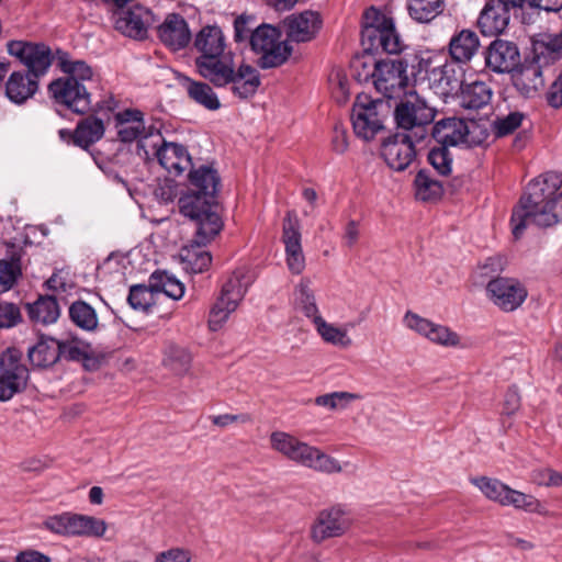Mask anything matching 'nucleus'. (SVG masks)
<instances>
[{
	"instance_id": "6e6d98bb",
	"label": "nucleus",
	"mask_w": 562,
	"mask_h": 562,
	"mask_svg": "<svg viewBox=\"0 0 562 562\" xmlns=\"http://www.w3.org/2000/svg\"><path fill=\"white\" fill-rule=\"evenodd\" d=\"M331 95L338 104H346L349 100V80L341 69H334L329 75Z\"/></svg>"
},
{
	"instance_id": "1a4fd4ad",
	"label": "nucleus",
	"mask_w": 562,
	"mask_h": 562,
	"mask_svg": "<svg viewBox=\"0 0 562 562\" xmlns=\"http://www.w3.org/2000/svg\"><path fill=\"white\" fill-rule=\"evenodd\" d=\"M547 65L532 56H527L524 61L510 74L515 89L525 98L536 97L544 87L546 75L551 71Z\"/></svg>"
},
{
	"instance_id": "7ed1b4c3",
	"label": "nucleus",
	"mask_w": 562,
	"mask_h": 562,
	"mask_svg": "<svg viewBox=\"0 0 562 562\" xmlns=\"http://www.w3.org/2000/svg\"><path fill=\"white\" fill-rule=\"evenodd\" d=\"M360 47L363 52L400 55L405 44L396 30L394 19L371 5L360 20Z\"/></svg>"
},
{
	"instance_id": "f704fd0d",
	"label": "nucleus",
	"mask_w": 562,
	"mask_h": 562,
	"mask_svg": "<svg viewBox=\"0 0 562 562\" xmlns=\"http://www.w3.org/2000/svg\"><path fill=\"white\" fill-rule=\"evenodd\" d=\"M37 89V78L26 71L12 72L5 85L7 97L18 104H22L27 99L32 98Z\"/></svg>"
},
{
	"instance_id": "f3484780",
	"label": "nucleus",
	"mask_w": 562,
	"mask_h": 562,
	"mask_svg": "<svg viewBox=\"0 0 562 562\" xmlns=\"http://www.w3.org/2000/svg\"><path fill=\"white\" fill-rule=\"evenodd\" d=\"M471 131L467 122L459 117H447L439 120L431 127L432 138L441 146H458L461 144L468 147L481 145L483 139L471 137Z\"/></svg>"
},
{
	"instance_id": "c85d7f7f",
	"label": "nucleus",
	"mask_w": 562,
	"mask_h": 562,
	"mask_svg": "<svg viewBox=\"0 0 562 562\" xmlns=\"http://www.w3.org/2000/svg\"><path fill=\"white\" fill-rule=\"evenodd\" d=\"M115 29L126 36L144 38L150 21V11L142 5H134L127 11L116 13Z\"/></svg>"
},
{
	"instance_id": "9d476101",
	"label": "nucleus",
	"mask_w": 562,
	"mask_h": 562,
	"mask_svg": "<svg viewBox=\"0 0 562 562\" xmlns=\"http://www.w3.org/2000/svg\"><path fill=\"white\" fill-rule=\"evenodd\" d=\"M48 92L56 103L76 114H85L91 109V94L82 82L58 78L48 85Z\"/></svg>"
},
{
	"instance_id": "412c9836",
	"label": "nucleus",
	"mask_w": 562,
	"mask_h": 562,
	"mask_svg": "<svg viewBox=\"0 0 562 562\" xmlns=\"http://www.w3.org/2000/svg\"><path fill=\"white\" fill-rule=\"evenodd\" d=\"M154 147L159 165L169 175L178 177L192 168V158L184 145L161 139V144H155Z\"/></svg>"
},
{
	"instance_id": "72a5a7b5",
	"label": "nucleus",
	"mask_w": 562,
	"mask_h": 562,
	"mask_svg": "<svg viewBox=\"0 0 562 562\" xmlns=\"http://www.w3.org/2000/svg\"><path fill=\"white\" fill-rule=\"evenodd\" d=\"M531 56L552 69V66L562 58V33L540 34L532 42Z\"/></svg>"
},
{
	"instance_id": "603ef678",
	"label": "nucleus",
	"mask_w": 562,
	"mask_h": 562,
	"mask_svg": "<svg viewBox=\"0 0 562 562\" xmlns=\"http://www.w3.org/2000/svg\"><path fill=\"white\" fill-rule=\"evenodd\" d=\"M154 293L150 284H135L130 289L127 302L133 310L145 312L155 303Z\"/></svg>"
},
{
	"instance_id": "4468645a",
	"label": "nucleus",
	"mask_w": 562,
	"mask_h": 562,
	"mask_svg": "<svg viewBox=\"0 0 562 562\" xmlns=\"http://www.w3.org/2000/svg\"><path fill=\"white\" fill-rule=\"evenodd\" d=\"M372 85L378 92L392 99L405 92L409 86V77L405 74L400 58L380 59Z\"/></svg>"
},
{
	"instance_id": "f8f14e48",
	"label": "nucleus",
	"mask_w": 562,
	"mask_h": 562,
	"mask_svg": "<svg viewBox=\"0 0 562 562\" xmlns=\"http://www.w3.org/2000/svg\"><path fill=\"white\" fill-rule=\"evenodd\" d=\"M486 292L490 300L504 312L517 310L528 295L526 286L519 280L505 277L490 280Z\"/></svg>"
},
{
	"instance_id": "6ab92c4d",
	"label": "nucleus",
	"mask_w": 562,
	"mask_h": 562,
	"mask_svg": "<svg viewBox=\"0 0 562 562\" xmlns=\"http://www.w3.org/2000/svg\"><path fill=\"white\" fill-rule=\"evenodd\" d=\"M404 324L412 330L426 337L431 342L443 347H457L460 344L459 335L449 327L436 324L416 313L408 311L404 316Z\"/></svg>"
},
{
	"instance_id": "e2e57ef3",
	"label": "nucleus",
	"mask_w": 562,
	"mask_h": 562,
	"mask_svg": "<svg viewBox=\"0 0 562 562\" xmlns=\"http://www.w3.org/2000/svg\"><path fill=\"white\" fill-rule=\"evenodd\" d=\"M20 274V269L12 262L0 260V293L10 290Z\"/></svg>"
},
{
	"instance_id": "8fccbe9b",
	"label": "nucleus",
	"mask_w": 562,
	"mask_h": 562,
	"mask_svg": "<svg viewBox=\"0 0 562 562\" xmlns=\"http://www.w3.org/2000/svg\"><path fill=\"white\" fill-rule=\"evenodd\" d=\"M59 66L66 79H74L76 82H82L92 80L93 70L83 60L69 58L67 55L59 58Z\"/></svg>"
},
{
	"instance_id": "052dcab7",
	"label": "nucleus",
	"mask_w": 562,
	"mask_h": 562,
	"mask_svg": "<svg viewBox=\"0 0 562 562\" xmlns=\"http://www.w3.org/2000/svg\"><path fill=\"white\" fill-rule=\"evenodd\" d=\"M60 358L71 361H81L88 358L89 345L78 339L59 341Z\"/></svg>"
},
{
	"instance_id": "4c0bfd02",
	"label": "nucleus",
	"mask_w": 562,
	"mask_h": 562,
	"mask_svg": "<svg viewBox=\"0 0 562 562\" xmlns=\"http://www.w3.org/2000/svg\"><path fill=\"white\" fill-rule=\"evenodd\" d=\"M68 316L76 327L86 333H95L100 328L97 311L83 300H76L69 305Z\"/></svg>"
},
{
	"instance_id": "680f3d73",
	"label": "nucleus",
	"mask_w": 562,
	"mask_h": 562,
	"mask_svg": "<svg viewBox=\"0 0 562 562\" xmlns=\"http://www.w3.org/2000/svg\"><path fill=\"white\" fill-rule=\"evenodd\" d=\"M313 324L315 325L317 333L325 341L331 342L334 345H345L347 342L346 331H342L339 328L326 323L322 316L316 317V321Z\"/></svg>"
},
{
	"instance_id": "58836bf2",
	"label": "nucleus",
	"mask_w": 562,
	"mask_h": 562,
	"mask_svg": "<svg viewBox=\"0 0 562 562\" xmlns=\"http://www.w3.org/2000/svg\"><path fill=\"white\" fill-rule=\"evenodd\" d=\"M105 132L101 117L90 115L81 120L76 126L75 145L83 149L99 142Z\"/></svg>"
},
{
	"instance_id": "b1692460",
	"label": "nucleus",
	"mask_w": 562,
	"mask_h": 562,
	"mask_svg": "<svg viewBox=\"0 0 562 562\" xmlns=\"http://www.w3.org/2000/svg\"><path fill=\"white\" fill-rule=\"evenodd\" d=\"M510 21V9L498 0H488L482 9L477 26L484 36L503 34Z\"/></svg>"
},
{
	"instance_id": "37998d69",
	"label": "nucleus",
	"mask_w": 562,
	"mask_h": 562,
	"mask_svg": "<svg viewBox=\"0 0 562 562\" xmlns=\"http://www.w3.org/2000/svg\"><path fill=\"white\" fill-rule=\"evenodd\" d=\"M379 54L361 52L353 55V80L359 83H373L380 59Z\"/></svg>"
},
{
	"instance_id": "e433bc0d",
	"label": "nucleus",
	"mask_w": 562,
	"mask_h": 562,
	"mask_svg": "<svg viewBox=\"0 0 562 562\" xmlns=\"http://www.w3.org/2000/svg\"><path fill=\"white\" fill-rule=\"evenodd\" d=\"M459 91V103L467 110H480L486 106L493 95L491 86L479 80L463 85Z\"/></svg>"
},
{
	"instance_id": "473e14b6",
	"label": "nucleus",
	"mask_w": 562,
	"mask_h": 562,
	"mask_svg": "<svg viewBox=\"0 0 562 562\" xmlns=\"http://www.w3.org/2000/svg\"><path fill=\"white\" fill-rule=\"evenodd\" d=\"M177 79L194 103L209 111H216L221 108V101L209 83L193 80L184 75H179Z\"/></svg>"
},
{
	"instance_id": "338daca9",
	"label": "nucleus",
	"mask_w": 562,
	"mask_h": 562,
	"mask_svg": "<svg viewBox=\"0 0 562 562\" xmlns=\"http://www.w3.org/2000/svg\"><path fill=\"white\" fill-rule=\"evenodd\" d=\"M21 314L14 304L0 303V328H10L20 322Z\"/></svg>"
},
{
	"instance_id": "bf43d9fd",
	"label": "nucleus",
	"mask_w": 562,
	"mask_h": 562,
	"mask_svg": "<svg viewBox=\"0 0 562 562\" xmlns=\"http://www.w3.org/2000/svg\"><path fill=\"white\" fill-rule=\"evenodd\" d=\"M314 402L317 406H323L330 411H341L351 403V393L333 392L317 396Z\"/></svg>"
},
{
	"instance_id": "c9c22d12",
	"label": "nucleus",
	"mask_w": 562,
	"mask_h": 562,
	"mask_svg": "<svg viewBox=\"0 0 562 562\" xmlns=\"http://www.w3.org/2000/svg\"><path fill=\"white\" fill-rule=\"evenodd\" d=\"M27 356L34 367H52L60 359L59 340L53 337H41L34 346L29 348Z\"/></svg>"
},
{
	"instance_id": "49530a36",
	"label": "nucleus",
	"mask_w": 562,
	"mask_h": 562,
	"mask_svg": "<svg viewBox=\"0 0 562 562\" xmlns=\"http://www.w3.org/2000/svg\"><path fill=\"white\" fill-rule=\"evenodd\" d=\"M149 279L155 293L161 292L173 300H180L184 294V285L166 271H156Z\"/></svg>"
},
{
	"instance_id": "de8ad7c7",
	"label": "nucleus",
	"mask_w": 562,
	"mask_h": 562,
	"mask_svg": "<svg viewBox=\"0 0 562 562\" xmlns=\"http://www.w3.org/2000/svg\"><path fill=\"white\" fill-rule=\"evenodd\" d=\"M414 184L416 198L422 201L437 200L443 193L441 182L432 179L425 169L417 172Z\"/></svg>"
},
{
	"instance_id": "09e8293b",
	"label": "nucleus",
	"mask_w": 562,
	"mask_h": 562,
	"mask_svg": "<svg viewBox=\"0 0 562 562\" xmlns=\"http://www.w3.org/2000/svg\"><path fill=\"white\" fill-rule=\"evenodd\" d=\"M442 0H409V15L422 23L434 20L442 10Z\"/></svg>"
},
{
	"instance_id": "4d7b16f0",
	"label": "nucleus",
	"mask_w": 562,
	"mask_h": 562,
	"mask_svg": "<svg viewBox=\"0 0 562 562\" xmlns=\"http://www.w3.org/2000/svg\"><path fill=\"white\" fill-rule=\"evenodd\" d=\"M428 162L441 176H448L451 172L452 157L448 147H434L428 153Z\"/></svg>"
},
{
	"instance_id": "774afa93",
	"label": "nucleus",
	"mask_w": 562,
	"mask_h": 562,
	"mask_svg": "<svg viewBox=\"0 0 562 562\" xmlns=\"http://www.w3.org/2000/svg\"><path fill=\"white\" fill-rule=\"evenodd\" d=\"M546 99L548 104L553 109L562 108V71L558 75L554 81L550 85Z\"/></svg>"
},
{
	"instance_id": "6e6552de",
	"label": "nucleus",
	"mask_w": 562,
	"mask_h": 562,
	"mask_svg": "<svg viewBox=\"0 0 562 562\" xmlns=\"http://www.w3.org/2000/svg\"><path fill=\"white\" fill-rule=\"evenodd\" d=\"M245 273L235 271L224 283L221 294L212 306L209 315V327L216 331L226 323L229 315L236 311L247 292V283L243 282Z\"/></svg>"
},
{
	"instance_id": "aec40b11",
	"label": "nucleus",
	"mask_w": 562,
	"mask_h": 562,
	"mask_svg": "<svg viewBox=\"0 0 562 562\" xmlns=\"http://www.w3.org/2000/svg\"><path fill=\"white\" fill-rule=\"evenodd\" d=\"M464 66L450 59L430 70L428 82L441 95L448 97L459 92L463 86Z\"/></svg>"
},
{
	"instance_id": "13d9d810",
	"label": "nucleus",
	"mask_w": 562,
	"mask_h": 562,
	"mask_svg": "<svg viewBox=\"0 0 562 562\" xmlns=\"http://www.w3.org/2000/svg\"><path fill=\"white\" fill-rule=\"evenodd\" d=\"M525 114L518 111L497 117L494 123V133L497 137H504L513 134L522 123Z\"/></svg>"
},
{
	"instance_id": "9b49d317",
	"label": "nucleus",
	"mask_w": 562,
	"mask_h": 562,
	"mask_svg": "<svg viewBox=\"0 0 562 562\" xmlns=\"http://www.w3.org/2000/svg\"><path fill=\"white\" fill-rule=\"evenodd\" d=\"M414 136L406 133H395L381 143V157L395 171L406 170L416 158Z\"/></svg>"
},
{
	"instance_id": "c756f323",
	"label": "nucleus",
	"mask_w": 562,
	"mask_h": 562,
	"mask_svg": "<svg viewBox=\"0 0 562 562\" xmlns=\"http://www.w3.org/2000/svg\"><path fill=\"white\" fill-rule=\"evenodd\" d=\"M480 45L477 34L470 29H463L454 33L449 41L450 59L467 66L477 54Z\"/></svg>"
},
{
	"instance_id": "5fc2aeb1",
	"label": "nucleus",
	"mask_w": 562,
	"mask_h": 562,
	"mask_svg": "<svg viewBox=\"0 0 562 562\" xmlns=\"http://www.w3.org/2000/svg\"><path fill=\"white\" fill-rule=\"evenodd\" d=\"M503 506H514L517 509H524L526 512L535 513L540 507L539 501L532 495H527L519 491L513 490L508 486L507 492L504 496Z\"/></svg>"
},
{
	"instance_id": "2eb2a0df",
	"label": "nucleus",
	"mask_w": 562,
	"mask_h": 562,
	"mask_svg": "<svg viewBox=\"0 0 562 562\" xmlns=\"http://www.w3.org/2000/svg\"><path fill=\"white\" fill-rule=\"evenodd\" d=\"M8 53L15 56L27 67V71L38 79L47 72L52 65V52L45 44H32L22 41L8 43Z\"/></svg>"
},
{
	"instance_id": "2f4dec72",
	"label": "nucleus",
	"mask_w": 562,
	"mask_h": 562,
	"mask_svg": "<svg viewBox=\"0 0 562 562\" xmlns=\"http://www.w3.org/2000/svg\"><path fill=\"white\" fill-rule=\"evenodd\" d=\"M227 81L233 94L239 99L255 95L261 82L257 69L246 64L235 66Z\"/></svg>"
},
{
	"instance_id": "cd10ccee",
	"label": "nucleus",
	"mask_w": 562,
	"mask_h": 562,
	"mask_svg": "<svg viewBox=\"0 0 562 562\" xmlns=\"http://www.w3.org/2000/svg\"><path fill=\"white\" fill-rule=\"evenodd\" d=\"M160 41L172 50L184 48L191 41V32L186 19L178 13H170L158 27Z\"/></svg>"
},
{
	"instance_id": "3c124183",
	"label": "nucleus",
	"mask_w": 562,
	"mask_h": 562,
	"mask_svg": "<svg viewBox=\"0 0 562 562\" xmlns=\"http://www.w3.org/2000/svg\"><path fill=\"white\" fill-rule=\"evenodd\" d=\"M471 483L475 485L488 499L499 503L504 502V496L508 486L501 481L487 476L472 477Z\"/></svg>"
},
{
	"instance_id": "7c9ffc66",
	"label": "nucleus",
	"mask_w": 562,
	"mask_h": 562,
	"mask_svg": "<svg viewBox=\"0 0 562 562\" xmlns=\"http://www.w3.org/2000/svg\"><path fill=\"white\" fill-rule=\"evenodd\" d=\"M270 445L274 451L302 465L307 461L312 448L285 431H273L270 435Z\"/></svg>"
},
{
	"instance_id": "69168bd1",
	"label": "nucleus",
	"mask_w": 562,
	"mask_h": 562,
	"mask_svg": "<svg viewBox=\"0 0 562 562\" xmlns=\"http://www.w3.org/2000/svg\"><path fill=\"white\" fill-rule=\"evenodd\" d=\"M520 405L521 398L517 386L508 387L504 395L502 415L513 416L519 411Z\"/></svg>"
},
{
	"instance_id": "f257e3e1",
	"label": "nucleus",
	"mask_w": 562,
	"mask_h": 562,
	"mask_svg": "<svg viewBox=\"0 0 562 562\" xmlns=\"http://www.w3.org/2000/svg\"><path fill=\"white\" fill-rule=\"evenodd\" d=\"M562 173L550 171L531 180L513 210V235L519 239L529 224L550 227L562 221Z\"/></svg>"
},
{
	"instance_id": "423d86ee",
	"label": "nucleus",
	"mask_w": 562,
	"mask_h": 562,
	"mask_svg": "<svg viewBox=\"0 0 562 562\" xmlns=\"http://www.w3.org/2000/svg\"><path fill=\"white\" fill-rule=\"evenodd\" d=\"M43 527L58 536L87 538H101L108 529L103 519L69 512L48 516Z\"/></svg>"
},
{
	"instance_id": "a19ab883",
	"label": "nucleus",
	"mask_w": 562,
	"mask_h": 562,
	"mask_svg": "<svg viewBox=\"0 0 562 562\" xmlns=\"http://www.w3.org/2000/svg\"><path fill=\"white\" fill-rule=\"evenodd\" d=\"M191 363L192 356L187 348L170 344L164 349L162 366L175 375L187 374Z\"/></svg>"
},
{
	"instance_id": "0e129e2a",
	"label": "nucleus",
	"mask_w": 562,
	"mask_h": 562,
	"mask_svg": "<svg viewBox=\"0 0 562 562\" xmlns=\"http://www.w3.org/2000/svg\"><path fill=\"white\" fill-rule=\"evenodd\" d=\"M255 18L250 15L241 14L234 22L235 30V41L244 42L247 38L250 40V35L254 32L255 27Z\"/></svg>"
},
{
	"instance_id": "39448f33",
	"label": "nucleus",
	"mask_w": 562,
	"mask_h": 562,
	"mask_svg": "<svg viewBox=\"0 0 562 562\" xmlns=\"http://www.w3.org/2000/svg\"><path fill=\"white\" fill-rule=\"evenodd\" d=\"M386 103L380 98H372L363 92L353 101V134L364 142H370L384 131Z\"/></svg>"
},
{
	"instance_id": "20e7f679",
	"label": "nucleus",
	"mask_w": 562,
	"mask_h": 562,
	"mask_svg": "<svg viewBox=\"0 0 562 562\" xmlns=\"http://www.w3.org/2000/svg\"><path fill=\"white\" fill-rule=\"evenodd\" d=\"M251 49L260 54L258 66L270 69L282 66L291 56L292 47L281 40L280 31L269 24L256 26L250 35Z\"/></svg>"
},
{
	"instance_id": "ea45409f",
	"label": "nucleus",
	"mask_w": 562,
	"mask_h": 562,
	"mask_svg": "<svg viewBox=\"0 0 562 562\" xmlns=\"http://www.w3.org/2000/svg\"><path fill=\"white\" fill-rule=\"evenodd\" d=\"M195 48L201 52L200 57L222 56L224 52V36L220 27L205 26L196 35Z\"/></svg>"
},
{
	"instance_id": "c03bdc74",
	"label": "nucleus",
	"mask_w": 562,
	"mask_h": 562,
	"mask_svg": "<svg viewBox=\"0 0 562 562\" xmlns=\"http://www.w3.org/2000/svg\"><path fill=\"white\" fill-rule=\"evenodd\" d=\"M401 59L405 74H408L409 83L416 85L418 81L428 80L430 74L431 60L424 57L423 53L405 54Z\"/></svg>"
},
{
	"instance_id": "393cba45",
	"label": "nucleus",
	"mask_w": 562,
	"mask_h": 562,
	"mask_svg": "<svg viewBox=\"0 0 562 562\" xmlns=\"http://www.w3.org/2000/svg\"><path fill=\"white\" fill-rule=\"evenodd\" d=\"M195 67L199 74L216 88L228 86V79L235 68L233 58L229 56L196 57Z\"/></svg>"
},
{
	"instance_id": "dca6fc26",
	"label": "nucleus",
	"mask_w": 562,
	"mask_h": 562,
	"mask_svg": "<svg viewBox=\"0 0 562 562\" xmlns=\"http://www.w3.org/2000/svg\"><path fill=\"white\" fill-rule=\"evenodd\" d=\"M348 527V510L335 505L318 513L311 528V538L321 543L328 538L340 537Z\"/></svg>"
},
{
	"instance_id": "a878e982",
	"label": "nucleus",
	"mask_w": 562,
	"mask_h": 562,
	"mask_svg": "<svg viewBox=\"0 0 562 562\" xmlns=\"http://www.w3.org/2000/svg\"><path fill=\"white\" fill-rule=\"evenodd\" d=\"M282 239L285 246L289 269L295 274L301 273L305 267V258L301 246L300 226L296 217H292L290 213L283 222Z\"/></svg>"
},
{
	"instance_id": "864d4df0",
	"label": "nucleus",
	"mask_w": 562,
	"mask_h": 562,
	"mask_svg": "<svg viewBox=\"0 0 562 562\" xmlns=\"http://www.w3.org/2000/svg\"><path fill=\"white\" fill-rule=\"evenodd\" d=\"M308 456L311 457L305 461L304 467L326 473H336L341 471V467L336 459L326 456L315 447L311 448Z\"/></svg>"
},
{
	"instance_id": "0eeeda50",
	"label": "nucleus",
	"mask_w": 562,
	"mask_h": 562,
	"mask_svg": "<svg viewBox=\"0 0 562 562\" xmlns=\"http://www.w3.org/2000/svg\"><path fill=\"white\" fill-rule=\"evenodd\" d=\"M436 116V110L417 94L402 100L394 110V120L398 128L411 131L415 140L423 142L428 133V126Z\"/></svg>"
},
{
	"instance_id": "4be33fe9",
	"label": "nucleus",
	"mask_w": 562,
	"mask_h": 562,
	"mask_svg": "<svg viewBox=\"0 0 562 562\" xmlns=\"http://www.w3.org/2000/svg\"><path fill=\"white\" fill-rule=\"evenodd\" d=\"M195 225V235L190 245L182 247L180 259L183 269L190 273H202L209 269L212 262L211 254L204 247L211 243L216 235L203 239L200 236V221H192Z\"/></svg>"
},
{
	"instance_id": "ddd939ff",
	"label": "nucleus",
	"mask_w": 562,
	"mask_h": 562,
	"mask_svg": "<svg viewBox=\"0 0 562 562\" xmlns=\"http://www.w3.org/2000/svg\"><path fill=\"white\" fill-rule=\"evenodd\" d=\"M29 369L20 359L9 351L0 358V401L7 402L25 390Z\"/></svg>"
},
{
	"instance_id": "a211bd4d",
	"label": "nucleus",
	"mask_w": 562,
	"mask_h": 562,
	"mask_svg": "<svg viewBox=\"0 0 562 562\" xmlns=\"http://www.w3.org/2000/svg\"><path fill=\"white\" fill-rule=\"evenodd\" d=\"M484 59L486 67L495 74H512L521 60L517 44L501 38L487 46Z\"/></svg>"
},
{
	"instance_id": "f03ea898",
	"label": "nucleus",
	"mask_w": 562,
	"mask_h": 562,
	"mask_svg": "<svg viewBox=\"0 0 562 562\" xmlns=\"http://www.w3.org/2000/svg\"><path fill=\"white\" fill-rule=\"evenodd\" d=\"M189 182L191 191L180 198V212L191 221H200V236L205 240L223 228L216 203L221 178L216 169L203 165L189 170Z\"/></svg>"
},
{
	"instance_id": "5701e85b",
	"label": "nucleus",
	"mask_w": 562,
	"mask_h": 562,
	"mask_svg": "<svg viewBox=\"0 0 562 562\" xmlns=\"http://www.w3.org/2000/svg\"><path fill=\"white\" fill-rule=\"evenodd\" d=\"M117 138L123 143L137 140V148H145V139L149 136L144 123V114L139 110L127 109L115 114Z\"/></svg>"
},
{
	"instance_id": "a18cd8bd",
	"label": "nucleus",
	"mask_w": 562,
	"mask_h": 562,
	"mask_svg": "<svg viewBox=\"0 0 562 562\" xmlns=\"http://www.w3.org/2000/svg\"><path fill=\"white\" fill-rule=\"evenodd\" d=\"M310 283L308 279H302L295 288L294 295L296 308L314 323L316 317H321V314Z\"/></svg>"
},
{
	"instance_id": "bb28decb",
	"label": "nucleus",
	"mask_w": 562,
	"mask_h": 562,
	"mask_svg": "<svg viewBox=\"0 0 562 562\" xmlns=\"http://www.w3.org/2000/svg\"><path fill=\"white\" fill-rule=\"evenodd\" d=\"M288 37L296 43L312 41L322 27V19L317 12L304 11L291 14L284 20Z\"/></svg>"
},
{
	"instance_id": "79ce46f5",
	"label": "nucleus",
	"mask_w": 562,
	"mask_h": 562,
	"mask_svg": "<svg viewBox=\"0 0 562 562\" xmlns=\"http://www.w3.org/2000/svg\"><path fill=\"white\" fill-rule=\"evenodd\" d=\"M27 314L33 323L48 325L58 319L60 311L54 296H41L34 303L27 304Z\"/></svg>"
}]
</instances>
